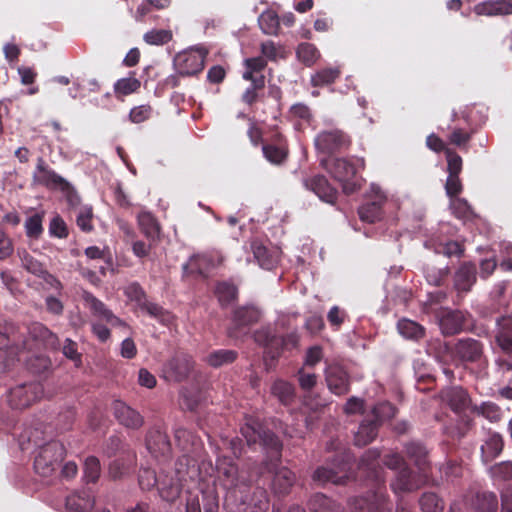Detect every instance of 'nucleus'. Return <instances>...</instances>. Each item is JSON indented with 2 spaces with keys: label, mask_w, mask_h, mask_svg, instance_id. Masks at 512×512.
<instances>
[{
  "label": "nucleus",
  "mask_w": 512,
  "mask_h": 512,
  "mask_svg": "<svg viewBox=\"0 0 512 512\" xmlns=\"http://www.w3.org/2000/svg\"><path fill=\"white\" fill-rule=\"evenodd\" d=\"M244 420L240 432L247 446L253 449L258 446L266 452V459L262 463L260 473L273 474L271 488L274 494L278 496L289 494L296 477L289 468L279 467L283 449L281 440L272 431L265 429L257 417L246 415Z\"/></svg>",
  "instance_id": "nucleus-1"
},
{
  "label": "nucleus",
  "mask_w": 512,
  "mask_h": 512,
  "mask_svg": "<svg viewBox=\"0 0 512 512\" xmlns=\"http://www.w3.org/2000/svg\"><path fill=\"white\" fill-rule=\"evenodd\" d=\"M470 318L471 314L467 311L443 309L438 316L441 333L444 336H453L466 330L478 337H488L489 329L486 326H467Z\"/></svg>",
  "instance_id": "nucleus-2"
},
{
  "label": "nucleus",
  "mask_w": 512,
  "mask_h": 512,
  "mask_svg": "<svg viewBox=\"0 0 512 512\" xmlns=\"http://www.w3.org/2000/svg\"><path fill=\"white\" fill-rule=\"evenodd\" d=\"M66 454L64 445L58 440H52L40 446L34 459V469L42 477L51 476Z\"/></svg>",
  "instance_id": "nucleus-3"
},
{
  "label": "nucleus",
  "mask_w": 512,
  "mask_h": 512,
  "mask_svg": "<svg viewBox=\"0 0 512 512\" xmlns=\"http://www.w3.org/2000/svg\"><path fill=\"white\" fill-rule=\"evenodd\" d=\"M452 359L459 364H478L486 360L485 345L472 337L457 339L449 348Z\"/></svg>",
  "instance_id": "nucleus-4"
},
{
  "label": "nucleus",
  "mask_w": 512,
  "mask_h": 512,
  "mask_svg": "<svg viewBox=\"0 0 512 512\" xmlns=\"http://www.w3.org/2000/svg\"><path fill=\"white\" fill-rule=\"evenodd\" d=\"M43 393L44 389L40 382H25L9 389L7 402L12 409L23 410L39 401Z\"/></svg>",
  "instance_id": "nucleus-5"
},
{
  "label": "nucleus",
  "mask_w": 512,
  "mask_h": 512,
  "mask_svg": "<svg viewBox=\"0 0 512 512\" xmlns=\"http://www.w3.org/2000/svg\"><path fill=\"white\" fill-rule=\"evenodd\" d=\"M316 149L323 154L332 155L349 149L351 137L339 128L321 130L314 140Z\"/></svg>",
  "instance_id": "nucleus-6"
},
{
  "label": "nucleus",
  "mask_w": 512,
  "mask_h": 512,
  "mask_svg": "<svg viewBox=\"0 0 512 512\" xmlns=\"http://www.w3.org/2000/svg\"><path fill=\"white\" fill-rule=\"evenodd\" d=\"M327 170L341 184L344 194L351 195L360 190L361 183L356 177V167L351 161L345 158H336L332 160Z\"/></svg>",
  "instance_id": "nucleus-7"
},
{
  "label": "nucleus",
  "mask_w": 512,
  "mask_h": 512,
  "mask_svg": "<svg viewBox=\"0 0 512 512\" xmlns=\"http://www.w3.org/2000/svg\"><path fill=\"white\" fill-rule=\"evenodd\" d=\"M206 56L204 49L180 52L173 60L175 71L182 77L195 76L203 70Z\"/></svg>",
  "instance_id": "nucleus-8"
},
{
  "label": "nucleus",
  "mask_w": 512,
  "mask_h": 512,
  "mask_svg": "<svg viewBox=\"0 0 512 512\" xmlns=\"http://www.w3.org/2000/svg\"><path fill=\"white\" fill-rule=\"evenodd\" d=\"M32 180L34 184L50 190L68 192L72 188L70 183L51 169L43 158L38 159Z\"/></svg>",
  "instance_id": "nucleus-9"
},
{
  "label": "nucleus",
  "mask_w": 512,
  "mask_h": 512,
  "mask_svg": "<svg viewBox=\"0 0 512 512\" xmlns=\"http://www.w3.org/2000/svg\"><path fill=\"white\" fill-rule=\"evenodd\" d=\"M334 467L321 466L318 467L314 474L313 480L320 483L331 482L333 484H345L348 479L347 471L350 469V455L343 453L340 459H334Z\"/></svg>",
  "instance_id": "nucleus-10"
},
{
  "label": "nucleus",
  "mask_w": 512,
  "mask_h": 512,
  "mask_svg": "<svg viewBox=\"0 0 512 512\" xmlns=\"http://www.w3.org/2000/svg\"><path fill=\"white\" fill-rule=\"evenodd\" d=\"M193 367L194 361L192 356L183 351H177L173 357L165 363L163 373L168 381L179 383L189 377Z\"/></svg>",
  "instance_id": "nucleus-11"
},
{
  "label": "nucleus",
  "mask_w": 512,
  "mask_h": 512,
  "mask_svg": "<svg viewBox=\"0 0 512 512\" xmlns=\"http://www.w3.org/2000/svg\"><path fill=\"white\" fill-rule=\"evenodd\" d=\"M262 152L265 159L271 164L282 165L289 155L288 142L280 132H275L262 144Z\"/></svg>",
  "instance_id": "nucleus-12"
},
{
  "label": "nucleus",
  "mask_w": 512,
  "mask_h": 512,
  "mask_svg": "<svg viewBox=\"0 0 512 512\" xmlns=\"http://www.w3.org/2000/svg\"><path fill=\"white\" fill-rule=\"evenodd\" d=\"M303 183L305 188L317 195L321 201L330 205L336 204L339 192L324 175L316 174L307 177Z\"/></svg>",
  "instance_id": "nucleus-13"
},
{
  "label": "nucleus",
  "mask_w": 512,
  "mask_h": 512,
  "mask_svg": "<svg viewBox=\"0 0 512 512\" xmlns=\"http://www.w3.org/2000/svg\"><path fill=\"white\" fill-rule=\"evenodd\" d=\"M262 313L255 305H242L236 307L232 312L230 335L235 336L238 331L257 324Z\"/></svg>",
  "instance_id": "nucleus-14"
},
{
  "label": "nucleus",
  "mask_w": 512,
  "mask_h": 512,
  "mask_svg": "<svg viewBox=\"0 0 512 512\" xmlns=\"http://www.w3.org/2000/svg\"><path fill=\"white\" fill-rule=\"evenodd\" d=\"M493 343V349H498L505 356H512V315L497 319Z\"/></svg>",
  "instance_id": "nucleus-15"
},
{
  "label": "nucleus",
  "mask_w": 512,
  "mask_h": 512,
  "mask_svg": "<svg viewBox=\"0 0 512 512\" xmlns=\"http://www.w3.org/2000/svg\"><path fill=\"white\" fill-rule=\"evenodd\" d=\"M298 345L299 335L296 332H291L282 336L274 333L265 348V357L270 358L272 361H276L284 351L296 349Z\"/></svg>",
  "instance_id": "nucleus-16"
},
{
  "label": "nucleus",
  "mask_w": 512,
  "mask_h": 512,
  "mask_svg": "<svg viewBox=\"0 0 512 512\" xmlns=\"http://www.w3.org/2000/svg\"><path fill=\"white\" fill-rule=\"evenodd\" d=\"M83 300L91 314L100 321H104L113 327L125 326V322L117 317L101 300L90 292H84Z\"/></svg>",
  "instance_id": "nucleus-17"
},
{
  "label": "nucleus",
  "mask_w": 512,
  "mask_h": 512,
  "mask_svg": "<svg viewBox=\"0 0 512 512\" xmlns=\"http://www.w3.org/2000/svg\"><path fill=\"white\" fill-rule=\"evenodd\" d=\"M112 411L119 424L126 428L138 430L144 424L143 416L121 400L113 401Z\"/></svg>",
  "instance_id": "nucleus-18"
},
{
  "label": "nucleus",
  "mask_w": 512,
  "mask_h": 512,
  "mask_svg": "<svg viewBox=\"0 0 512 512\" xmlns=\"http://www.w3.org/2000/svg\"><path fill=\"white\" fill-rule=\"evenodd\" d=\"M325 379L329 390L335 395H345L350 390V377L340 365H329L325 370Z\"/></svg>",
  "instance_id": "nucleus-19"
},
{
  "label": "nucleus",
  "mask_w": 512,
  "mask_h": 512,
  "mask_svg": "<svg viewBox=\"0 0 512 512\" xmlns=\"http://www.w3.org/2000/svg\"><path fill=\"white\" fill-rule=\"evenodd\" d=\"M387 505V495L380 488L367 496L357 497L353 501L354 512H382Z\"/></svg>",
  "instance_id": "nucleus-20"
},
{
  "label": "nucleus",
  "mask_w": 512,
  "mask_h": 512,
  "mask_svg": "<svg viewBox=\"0 0 512 512\" xmlns=\"http://www.w3.org/2000/svg\"><path fill=\"white\" fill-rule=\"evenodd\" d=\"M146 446L149 452L156 458L169 456L171 452V443L168 435L160 427H154L148 431Z\"/></svg>",
  "instance_id": "nucleus-21"
},
{
  "label": "nucleus",
  "mask_w": 512,
  "mask_h": 512,
  "mask_svg": "<svg viewBox=\"0 0 512 512\" xmlns=\"http://www.w3.org/2000/svg\"><path fill=\"white\" fill-rule=\"evenodd\" d=\"M453 280L458 293H468L477 281L476 265L472 262H463L455 271Z\"/></svg>",
  "instance_id": "nucleus-22"
},
{
  "label": "nucleus",
  "mask_w": 512,
  "mask_h": 512,
  "mask_svg": "<svg viewBox=\"0 0 512 512\" xmlns=\"http://www.w3.org/2000/svg\"><path fill=\"white\" fill-rule=\"evenodd\" d=\"M441 395L443 400L446 401L450 408L456 413L466 410L471 401L468 392L460 386L443 389Z\"/></svg>",
  "instance_id": "nucleus-23"
},
{
  "label": "nucleus",
  "mask_w": 512,
  "mask_h": 512,
  "mask_svg": "<svg viewBox=\"0 0 512 512\" xmlns=\"http://www.w3.org/2000/svg\"><path fill=\"white\" fill-rule=\"evenodd\" d=\"M198 454L193 452H184L175 464L176 476L179 481H187L198 475Z\"/></svg>",
  "instance_id": "nucleus-24"
},
{
  "label": "nucleus",
  "mask_w": 512,
  "mask_h": 512,
  "mask_svg": "<svg viewBox=\"0 0 512 512\" xmlns=\"http://www.w3.org/2000/svg\"><path fill=\"white\" fill-rule=\"evenodd\" d=\"M386 196L383 193L376 195V198L367 201L359 207L358 214L362 221L375 223L383 217V205L386 203Z\"/></svg>",
  "instance_id": "nucleus-25"
},
{
  "label": "nucleus",
  "mask_w": 512,
  "mask_h": 512,
  "mask_svg": "<svg viewBox=\"0 0 512 512\" xmlns=\"http://www.w3.org/2000/svg\"><path fill=\"white\" fill-rule=\"evenodd\" d=\"M404 452L421 473L426 475L430 463L426 447L418 441H410L404 445Z\"/></svg>",
  "instance_id": "nucleus-26"
},
{
  "label": "nucleus",
  "mask_w": 512,
  "mask_h": 512,
  "mask_svg": "<svg viewBox=\"0 0 512 512\" xmlns=\"http://www.w3.org/2000/svg\"><path fill=\"white\" fill-rule=\"evenodd\" d=\"M477 15L504 16L512 14V2L508 0H486L474 7Z\"/></svg>",
  "instance_id": "nucleus-27"
},
{
  "label": "nucleus",
  "mask_w": 512,
  "mask_h": 512,
  "mask_svg": "<svg viewBox=\"0 0 512 512\" xmlns=\"http://www.w3.org/2000/svg\"><path fill=\"white\" fill-rule=\"evenodd\" d=\"M503 447L504 441L502 436L497 432H489L488 437L480 448L482 461L485 464L492 462L501 454Z\"/></svg>",
  "instance_id": "nucleus-28"
},
{
  "label": "nucleus",
  "mask_w": 512,
  "mask_h": 512,
  "mask_svg": "<svg viewBox=\"0 0 512 512\" xmlns=\"http://www.w3.org/2000/svg\"><path fill=\"white\" fill-rule=\"evenodd\" d=\"M379 423L366 416L354 436V444L359 447L370 444L378 435Z\"/></svg>",
  "instance_id": "nucleus-29"
},
{
  "label": "nucleus",
  "mask_w": 512,
  "mask_h": 512,
  "mask_svg": "<svg viewBox=\"0 0 512 512\" xmlns=\"http://www.w3.org/2000/svg\"><path fill=\"white\" fill-rule=\"evenodd\" d=\"M136 463V454L130 449L123 450L122 455L109 465V474L113 479H119L128 474Z\"/></svg>",
  "instance_id": "nucleus-30"
},
{
  "label": "nucleus",
  "mask_w": 512,
  "mask_h": 512,
  "mask_svg": "<svg viewBox=\"0 0 512 512\" xmlns=\"http://www.w3.org/2000/svg\"><path fill=\"white\" fill-rule=\"evenodd\" d=\"M218 474L224 477V485L228 489L236 488L238 485V469L233 460L226 455L219 456L216 460Z\"/></svg>",
  "instance_id": "nucleus-31"
},
{
  "label": "nucleus",
  "mask_w": 512,
  "mask_h": 512,
  "mask_svg": "<svg viewBox=\"0 0 512 512\" xmlns=\"http://www.w3.org/2000/svg\"><path fill=\"white\" fill-rule=\"evenodd\" d=\"M94 504V497L88 491L74 492L65 500V507L69 512H88Z\"/></svg>",
  "instance_id": "nucleus-32"
},
{
  "label": "nucleus",
  "mask_w": 512,
  "mask_h": 512,
  "mask_svg": "<svg viewBox=\"0 0 512 512\" xmlns=\"http://www.w3.org/2000/svg\"><path fill=\"white\" fill-rule=\"evenodd\" d=\"M212 266L213 263L210 257L206 255H193L189 258L188 262L183 265V271L186 275L206 278Z\"/></svg>",
  "instance_id": "nucleus-33"
},
{
  "label": "nucleus",
  "mask_w": 512,
  "mask_h": 512,
  "mask_svg": "<svg viewBox=\"0 0 512 512\" xmlns=\"http://www.w3.org/2000/svg\"><path fill=\"white\" fill-rule=\"evenodd\" d=\"M29 335L48 349H57L60 345L57 335L39 322H35L29 327Z\"/></svg>",
  "instance_id": "nucleus-34"
},
{
  "label": "nucleus",
  "mask_w": 512,
  "mask_h": 512,
  "mask_svg": "<svg viewBox=\"0 0 512 512\" xmlns=\"http://www.w3.org/2000/svg\"><path fill=\"white\" fill-rule=\"evenodd\" d=\"M419 486L413 471L408 466L402 467L397 473L395 481L391 483V488L396 494L414 491Z\"/></svg>",
  "instance_id": "nucleus-35"
},
{
  "label": "nucleus",
  "mask_w": 512,
  "mask_h": 512,
  "mask_svg": "<svg viewBox=\"0 0 512 512\" xmlns=\"http://www.w3.org/2000/svg\"><path fill=\"white\" fill-rule=\"evenodd\" d=\"M249 81L250 85L242 93L241 101L247 106L253 107L264 99L265 77H256Z\"/></svg>",
  "instance_id": "nucleus-36"
},
{
  "label": "nucleus",
  "mask_w": 512,
  "mask_h": 512,
  "mask_svg": "<svg viewBox=\"0 0 512 512\" xmlns=\"http://www.w3.org/2000/svg\"><path fill=\"white\" fill-rule=\"evenodd\" d=\"M175 441L177 446L183 452H193L199 454L201 450L200 439L190 430L185 428H177L175 430Z\"/></svg>",
  "instance_id": "nucleus-37"
},
{
  "label": "nucleus",
  "mask_w": 512,
  "mask_h": 512,
  "mask_svg": "<svg viewBox=\"0 0 512 512\" xmlns=\"http://www.w3.org/2000/svg\"><path fill=\"white\" fill-rule=\"evenodd\" d=\"M270 392L284 406L291 405L296 398L294 385L283 379L275 380L271 385Z\"/></svg>",
  "instance_id": "nucleus-38"
},
{
  "label": "nucleus",
  "mask_w": 512,
  "mask_h": 512,
  "mask_svg": "<svg viewBox=\"0 0 512 512\" xmlns=\"http://www.w3.org/2000/svg\"><path fill=\"white\" fill-rule=\"evenodd\" d=\"M428 243L434 249L435 253L442 254L446 257H461L465 251L462 243L453 240L442 241L436 236L432 237Z\"/></svg>",
  "instance_id": "nucleus-39"
},
{
  "label": "nucleus",
  "mask_w": 512,
  "mask_h": 512,
  "mask_svg": "<svg viewBox=\"0 0 512 512\" xmlns=\"http://www.w3.org/2000/svg\"><path fill=\"white\" fill-rule=\"evenodd\" d=\"M238 358V352L232 349H217L211 351L204 358V361L213 368H220L224 365L234 363Z\"/></svg>",
  "instance_id": "nucleus-40"
},
{
  "label": "nucleus",
  "mask_w": 512,
  "mask_h": 512,
  "mask_svg": "<svg viewBox=\"0 0 512 512\" xmlns=\"http://www.w3.org/2000/svg\"><path fill=\"white\" fill-rule=\"evenodd\" d=\"M308 508L311 512H344L338 503L322 493H316L310 498Z\"/></svg>",
  "instance_id": "nucleus-41"
},
{
  "label": "nucleus",
  "mask_w": 512,
  "mask_h": 512,
  "mask_svg": "<svg viewBox=\"0 0 512 512\" xmlns=\"http://www.w3.org/2000/svg\"><path fill=\"white\" fill-rule=\"evenodd\" d=\"M397 330L404 338L413 341L423 339L426 334V330L422 325L407 318H402L398 321Z\"/></svg>",
  "instance_id": "nucleus-42"
},
{
  "label": "nucleus",
  "mask_w": 512,
  "mask_h": 512,
  "mask_svg": "<svg viewBox=\"0 0 512 512\" xmlns=\"http://www.w3.org/2000/svg\"><path fill=\"white\" fill-rule=\"evenodd\" d=\"M135 75L136 73L131 71L129 72L128 77L118 79L114 83L113 88L117 98L136 93L140 89L141 82L135 77Z\"/></svg>",
  "instance_id": "nucleus-43"
},
{
  "label": "nucleus",
  "mask_w": 512,
  "mask_h": 512,
  "mask_svg": "<svg viewBox=\"0 0 512 512\" xmlns=\"http://www.w3.org/2000/svg\"><path fill=\"white\" fill-rule=\"evenodd\" d=\"M471 412L475 415L484 417L492 423L499 422L503 415L501 407L491 401H485L479 405L472 406Z\"/></svg>",
  "instance_id": "nucleus-44"
},
{
  "label": "nucleus",
  "mask_w": 512,
  "mask_h": 512,
  "mask_svg": "<svg viewBox=\"0 0 512 512\" xmlns=\"http://www.w3.org/2000/svg\"><path fill=\"white\" fill-rule=\"evenodd\" d=\"M380 452L376 449L367 450L360 459L359 468L362 470L371 471L375 477L377 485L380 484V466L379 460Z\"/></svg>",
  "instance_id": "nucleus-45"
},
{
  "label": "nucleus",
  "mask_w": 512,
  "mask_h": 512,
  "mask_svg": "<svg viewBox=\"0 0 512 512\" xmlns=\"http://www.w3.org/2000/svg\"><path fill=\"white\" fill-rule=\"evenodd\" d=\"M475 512H496L498 508L497 497L493 492L477 493L472 500Z\"/></svg>",
  "instance_id": "nucleus-46"
},
{
  "label": "nucleus",
  "mask_w": 512,
  "mask_h": 512,
  "mask_svg": "<svg viewBox=\"0 0 512 512\" xmlns=\"http://www.w3.org/2000/svg\"><path fill=\"white\" fill-rule=\"evenodd\" d=\"M215 295L220 305L226 307L237 300L238 289L232 283L226 281L219 282L215 287Z\"/></svg>",
  "instance_id": "nucleus-47"
},
{
  "label": "nucleus",
  "mask_w": 512,
  "mask_h": 512,
  "mask_svg": "<svg viewBox=\"0 0 512 512\" xmlns=\"http://www.w3.org/2000/svg\"><path fill=\"white\" fill-rule=\"evenodd\" d=\"M341 71L336 67L323 68L311 76L313 87H324L333 84L339 78Z\"/></svg>",
  "instance_id": "nucleus-48"
},
{
  "label": "nucleus",
  "mask_w": 512,
  "mask_h": 512,
  "mask_svg": "<svg viewBox=\"0 0 512 512\" xmlns=\"http://www.w3.org/2000/svg\"><path fill=\"white\" fill-rule=\"evenodd\" d=\"M260 29L267 35H277L280 29L279 17L276 12L266 10L258 19Z\"/></svg>",
  "instance_id": "nucleus-49"
},
{
  "label": "nucleus",
  "mask_w": 512,
  "mask_h": 512,
  "mask_svg": "<svg viewBox=\"0 0 512 512\" xmlns=\"http://www.w3.org/2000/svg\"><path fill=\"white\" fill-rule=\"evenodd\" d=\"M267 61L264 57H253L245 60V71L243 73L244 80H252L256 77H265L262 71L266 68Z\"/></svg>",
  "instance_id": "nucleus-50"
},
{
  "label": "nucleus",
  "mask_w": 512,
  "mask_h": 512,
  "mask_svg": "<svg viewBox=\"0 0 512 512\" xmlns=\"http://www.w3.org/2000/svg\"><path fill=\"white\" fill-rule=\"evenodd\" d=\"M396 413L397 408L392 403L383 401L373 407L369 416L374 421H377L379 426H381L384 421L393 418Z\"/></svg>",
  "instance_id": "nucleus-51"
},
{
  "label": "nucleus",
  "mask_w": 512,
  "mask_h": 512,
  "mask_svg": "<svg viewBox=\"0 0 512 512\" xmlns=\"http://www.w3.org/2000/svg\"><path fill=\"white\" fill-rule=\"evenodd\" d=\"M297 57L306 66H312L319 58L320 52L317 47L308 42L300 43L296 50Z\"/></svg>",
  "instance_id": "nucleus-52"
},
{
  "label": "nucleus",
  "mask_w": 512,
  "mask_h": 512,
  "mask_svg": "<svg viewBox=\"0 0 512 512\" xmlns=\"http://www.w3.org/2000/svg\"><path fill=\"white\" fill-rule=\"evenodd\" d=\"M138 224L146 237L154 239L159 234V225L156 218L150 212H142L138 215Z\"/></svg>",
  "instance_id": "nucleus-53"
},
{
  "label": "nucleus",
  "mask_w": 512,
  "mask_h": 512,
  "mask_svg": "<svg viewBox=\"0 0 512 512\" xmlns=\"http://www.w3.org/2000/svg\"><path fill=\"white\" fill-rule=\"evenodd\" d=\"M423 512H441L444 509V502L436 493H423L419 500Z\"/></svg>",
  "instance_id": "nucleus-54"
},
{
  "label": "nucleus",
  "mask_w": 512,
  "mask_h": 512,
  "mask_svg": "<svg viewBox=\"0 0 512 512\" xmlns=\"http://www.w3.org/2000/svg\"><path fill=\"white\" fill-rule=\"evenodd\" d=\"M139 308L163 324H168L171 321V314L167 310L148 299Z\"/></svg>",
  "instance_id": "nucleus-55"
},
{
  "label": "nucleus",
  "mask_w": 512,
  "mask_h": 512,
  "mask_svg": "<svg viewBox=\"0 0 512 512\" xmlns=\"http://www.w3.org/2000/svg\"><path fill=\"white\" fill-rule=\"evenodd\" d=\"M182 482L177 479V481H170L169 484L162 482L158 486L159 494L161 498L167 502H174L181 493Z\"/></svg>",
  "instance_id": "nucleus-56"
},
{
  "label": "nucleus",
  "mask_w": 512,
  "mask_h": 512,
  "mask_svg": "<svg viewBox=\"0 0 512 512\" xmlns=\"http://www.w3.org/2000/svg\"><path fill=\"white\" fill-rule=\"evenodd\" d=\"M101 465L98 458L89 456L84 462V480L87 483H96L100 477Z\"/></svg>",
  "instance_id": "nucleus-57"
},
{
  "label": "nucleus",
  "mask_w": 512,
  "mask_h": 512,
  "mask_svg": "<svg viewBox=\"0 0 512 512\" xmlns=\"http://www.w3.org/2000/svg\"><path fill=\"white\" fill-rule=\"evenodd\" d=\"M43 216L39 213L29 216L24 224L26 235L32 239H38L43 233Z\"/></svg>",
  "instance_id": "nucleus-58"
},
{
  "label": "nucleus",
  "mask_w": 512,
  "mask_h": 512,
  "mask_svg": "<svg viewBox=\"0 0 512 512\" xmlns=\"http://www.w3.org/2000/svg\"><path fill=\"white\" fill-rule=\"evenodd\" d=\"M144 41L150 45H163L171 41L172 32L165 29H153L144 34Z\"/></svg>",
  "instance_id": "nucleus-59"
},
{
  "label": "nucleus",
  "mask_w": 512,
  "mask_h": 512,
  "mask_svg": "<svg viewBox=\"0 0 512 512\" xmlns=\"http://www.w3.org/2000/svg\"><path fill=\"white\" fill-rule=\"evenodd\" d=\"M449 275V269L448 267H445V268H435V267H430V268H427L426 271H425V278L427 280V282L433 286H442L447 277Z\"/></svg>",
  "instance_id": "nucleus-60"
},
{
  "label": "nucleus",
  "mask_w": 512,
  "mask_h": 512,
  "mask_svg": "<svg viewBox=\"0 0 512 512\" xmlns=\"http://www.w3.org/2000/svg\"><path fill=\"white\" fill-rule=\"evenodd\" d=\"M21 261L24 269L38 278H41L48 271L40 261L28 253L24 254Z\"/></svg>",
  "instance_id": "nucleus-61"
},
{
  "label": "nucleus",
  "mask_w": 512,
  "mask_h": 512,
  "mask_svg": "<svg viewBox=\"0 0 512 512\" xmlns=\"http://www.w3.org/2000/svg\"><path fill=\"white\" fill-rule=\"evenodd\" d=\"M489 472L495 480H510L512 479V462L497 463L489 468Z\"/></svg>",
  "instance_id": "nucleus-62"
},
{
  "label": "nucleus",
  "mask_w": 512,
  "mask_h": 512,
  "mask_svg": "<svg viewBox=\"0 0 512 512\" xmlns=\"http://www.w3.org/2000/svg\"><path fill=\"white\" fill-rule=\"evenodd\" d=\"M62 353L66 358L73 361L76 367L82 365V354L78 352V344L70 338L65 339L62 346Z\"/></svg>",
  "instance_id": "nucleus-63"
},
{
  "label": "nucleus",
  "mask_w": 512,
  "mask_h": 512,
  "mask_svg": "<svg viewBox=\"0 0 512 512\" xmlns=\"http://www.w3.org/2000/svg\"><path fill=\"white\" fill-rule=\"evenodd\" d=\"M448 175H459L462 171V158L453 149H445Z\"/></svg>",
  "instance_id": "nucleus-64"
}]
</instances>
